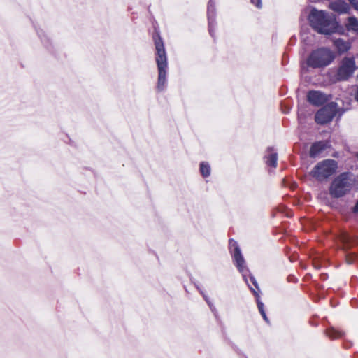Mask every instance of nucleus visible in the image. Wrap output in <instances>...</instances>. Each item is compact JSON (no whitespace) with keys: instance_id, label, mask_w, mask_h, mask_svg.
I'll list each match as a JSON object with an SVG mask.
<instances>
[{"instance_id":"obj_6","label":"nucleus","mask_w":358,"mask_h":358,"mask_svg":"<svg viewBox=\"0 0 358 358\" xmlns=\"http://www.w3.org/2000/svg\"><path fill=\"white\" fill-rule=\"evenodd\" d=\"M229 249L233 256V259L236 266L238 271L242 273L243 278H244L246 283H248L247 279V274L249 273V270L245 266V259L241 254V250L236 241L233 239L229 240ZM249 285V284H248Z\"/></svg>"},{"instance_id":"obj_8","label":"nucleus","mask_w":358,"mask_h":358,"mask_svg":"<svg viewBox=\"0 0 358 358\" xmlns=\"http://www.w3.org/2000/svg\"><path fill=\"white\" fill-rule=\"evenodd\" d=\"M356 69L355 59L344 57L338 69L336 78L339 81L347 80L350 78Z\"/></svg>"},{"instance_id":"obj_24","label":"nucleus","mask_w":358,"mask_h":358,"mask_svg":"<svg viewBox=\"0 0 358 358\" xmlns=\"http://www.w3.org/2000/svg\"><path fill=\"white\" fill-rule=\"evenodd\" d=\"M347 262H348V264H352L353 262V260L351 259H349V258H347Z\"/></svg>"},{"instance_id":"obj_14","label":"nucleus","mask_w":358,"mask_h":358,"mask_svg":"<svg viewBox=\"0 0 358 358\" xmlns=\"http://www.w3.org/2000/svg\"><path fill=\"white\" fill-rule=\"evenodd\" d=\"M334 45L340 53L345 52L351 48V43L350 41L340 38L334 41Z\"/></svg>"},{"instance_id":"obj_15","label":"nucleus","mask_w":358,"mask_h":358,"mask_svg":"<svg viewBox=\"0 0 358 358\" xmlns=\"http://www.w3.org/2000/svg\"><path fill=\"white\" fill-rule=\"evenodd\" d=\"M346 27L348 30L352 31L358 34V20L354 16L349 17Z\"/></svg>"},{"instance_id":"obj_1","label":"nucleus","mask_w":358,"mask_h":358,"mask_svg":"<svg viewBox=\"0 0 358 358\" xmlns=\"http://www.w3.org/2000/svg\"><path fill=\"white\" fill-rule=\"evenodd\" d=\"M156 49V62L158 69L157 89L162 91L166 85V76L167 69V57L164 43L158 33L153 36Z\"/></svg>"},{"instance_id":"obj_17","label":"nucleus","mask_w":358,"mask_h":358,"mask_svg":"<svg viewBox=\"0 0 358 358\" xmlns=\"http://www.w3.org/2000/svg\"><path fill=\"white\" fill-rule=\"evenodd\" d=\"M250 289L253 292V294H255V296L256 297V301H257V306H258L259 313H264L265 312L264 311V303L259 299V298H260L259 294L253 288L250 287Z\"/></svg>"},{"instance_id":"obj_13","label":"nucleus","mask_w":358,"mask_h":358,"mask_svg":"<svg viewBox=\"0 0 358 358\" xmlns=\"http://www.w3.org/2000/svg\"><path fill=\"white\" fill-rule=\"evenodd\" d=\"M215 2L213 0H210L208 5V27H209V32L211 36L213 34V28L215 22Z\"/></svg>"},{"instance_id":"obj_4","label":"nucleus","mask_w":358,"mask_h":358,"mask_svg":"<svg viewBox=\"0 0 358 358\" xmlns=\"http://www.w3.org/2000/svg\"><path fill=\"white\" fill-rule=\"evenodd\" d=\"M352 185L350 174L342 173L333 180L329 188L330 194L335 198L341 197L350 192Z\"/></svg>"},{"instance_id":"obj_10","label":"nucleus","mask_w":358,"mask_h":358,"mask_svg":"<svg viewBox=\"0 0 358 358\" xmlns=\"http://www.w3.org/2000/svg\"><path fill=\"white\" fill-rule=\"evenodd\" d=\"M329 148V142L317 141L314 143L310 149L309 155L310 157L315 158L319 156Z\"/></svg>"},{"instance_id":"obj_23","label":"nucleus","mask_w":358,"mask_h":358,"mask_svg":"<svg viewBox=\"0 0 358 358\" xmlns=\"http://www.w3.org/2000/svg\"><path fill=\"white\" fill-rule=\"evenodd\" d=\"M256 6L259 8H262V3H261V0H257V4H256Z\"/></svg>"},{"instance_id":"obj_21","label":"nucleus","mask_w":358,"mask_h":358,"mask_svg":"<svg viewBox=\"0 0 358 358\" xmlns=\"http://www.w3.org/2000/svg\"><path fill=\"white\" fill-rule=\"evenodd\" d=\"M355 10H358V0H349Z\"/></svg>"},{"instance_id":"obj_5","label":"nucleus","mask_w":358,"mask_h":358,"mask_svg":"<svg viewBox=\"0 0 358 358\" xmlns=\"http://www.w3.org/2000/svg\"><path fill=\"white\" fill-rule=\"evenodd\" d=\"M337 162L334 159H324L316 164L311 171L312 176L322 181L332 176L336 171Z\"/></svg>"},{"instance_id":"obj_18","label":"nucleus","mask_w":358,"mask_h":358,"mask_svg":"<svg viewBox=\"0 0 358 358\" xmlns=\"http://www.w3.org/2000/svg\"><path fill=\"white\" fill-rule=\"evenodd\" d=\"M327 336L331 338H340L342 336V333L335 329H329L327 330Z\"/></svg>"},{"instance_id":"obj_26","label":"nucleus","mask_w":358,"mask_h":358,"mask_svg":"<svg viewBox=\"0 0 358 358\" xmlns=\"http://www.w3.org/2000/svg\"><path fill=\"white\" fill-rule=\"evenodd\" d=\"M251 3H255V1L254 0H251Z\"/></svg>"},{"instance_id":"obj_2","label":"nucleus","mask_w":358,"mask_h":358,"mask_svg":"<svg viewBox=\"0 0 358 358\" xmlns=\"http://www.w3.org/2000/svg\"><path fill=\"white\" fill-rule=\"evenodd\" d=\"M309 21L311 27L320 34H330L334 29V17L325 11L312 9Z\"/></svg>"},{"instance_id":"obj_12","label":"nucleus","mask_w":358,"mask_h":358,"mask_svg":"<svg viewBox=\"0 0 358 358\" xmlns=\"http://www.w3.org/2000/svg\"><path fill=\"white\" fill-rule=\"evenodd\" d=\"M265 162L273 168L277 166L278 153L273 148H268L264 157Z\"/></svg>"},{"instance_id":"obj_22","label":"nucleus","mask_w":358,"mask_h":358,"mask_svg":"<svg viewBox=\"0 0 358 358\" xmlns=\"http://www.w3.org/2000/svg\"><path fill=\"white\" fill-rule=\"evenodd\" d=\"M262 316L263 317L264 320L266 322H268V319L266 315V313H261Z\"/></svg>"},{"instance_id":"obj_7","label":"nucleus","mask_w":358,"mask_h":358,"mask_svg":"<svg viewBox=\"0 0 358 358\" xmlns=\"http://www.w3.org/2000/svg\"><path fill=\"white\" fill-rule=\"evenodd\" d=\"M337 110L338 106L336 103L331 102L327 104L315 114V122L320 124H324L331 122L336 115Z\"/></svg>"},{"instance_id":"obj_20","label":"nucleus","mask_w":358,"mask_h":358,"mask_svg":"<svg viewBox=\"0 0 358 358\" xmlns=\"http://www.w3.org/2000/svg\"><path fill=\"white\" fill-rule=\"evenodd\" d=\"M249 278H250V280L251 281V282L254 285V286L257 289H259V287H258V284L255 278V277L252 275H249Z\"/></svg>"},{"instance_id":"obj_3","label":"nucleus","mask_w":358,"mask_h":358,"mask_svg":"<svg viewBox=\"0 0 358 358\" xmlns=\"http://www.w3.org/2000/svg\"><path fill=\"white\" fill-rule=\"evenodd\" d=\"M334 53L328 48L313 50L307 59V65L312 68H322L329 65L334 59Z\"/></svg>"},{"instance_id":"obj_16","label":"nucleus","mask_w":358,"mask_h":358,"mask_svg":"<svg viewBox=\"0 0 358 358\" xmlns=\"http://www.w3.org/2000/svg\"><path fill=\"white\" fill-rule=\"evenodd\" d=\"M200 172L203 177H208L210 174V166L207 162L200 164Z\"/></svg>"},{"instance_id":"obj_11","label":"nucleus","mask_w":358,"mask_h":358,"mask_svg":"<svg viewBox=\"0 0 358 358\" xmlns=\"http://www.w3.org/2000/svg\"><path fill=\"white\" fill-rule=\"evenodd\" d=\"M329 8L339 14L348 13L350 10L349 5L342 0H336L329 3Z\"/></svg>"},{"instance_id":"obj_19","label":"nucleus","mask_w":358,"mask_h":358,"mask_svg":"<svg viewBox=\"0 0 358 358\" xmlns=\"http://www.w3.org/2000/svg\"><path fill=\"white\" fill-rule=\"evenodd\" d=\"M201 294L203 295V297L204 298L205 301L208 304L210 310L212 312H213L215 314H216V308L212 304V303L210 301L208 297L203 293V291L200 290Z\"/></svg>"},{"instance_id":"obj_9","label":"nucleus","mask_w":358,"mask_h":358,"mask_svg":"<svg viewBox=\"0 0 358 358\" xmlns=\"http://www.w3.org/2000/svg\"><path fill=\"white\" fill-rule=\"evenodd\" d=\"M307 99L312 105L320 106L325 103L329 100V97L320 91L311 90L307 94Z\"/></svg>"},{"instance_id":"obj_25","label":"nucleus","mask_w":358,"mask_h":358,"mask_svg":"<svg viewBox=\"0 0 358 358\" xmlns=\"http://www.w3.org/2000/svg\"><path fill=\"white\" fill-rule=\"evenodd\" d=\"M355 157H357V159H358V152H357V153L355 154Z\"/></svg>"}]
</instances>
